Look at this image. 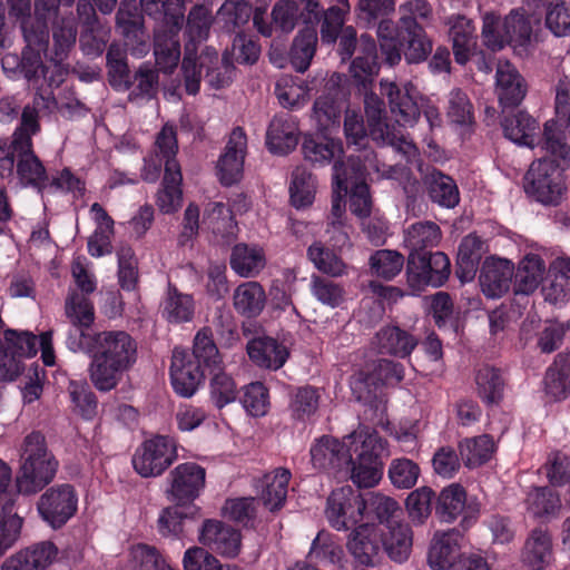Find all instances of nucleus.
I'll return each mask as SVG.
<instances>
[{"label":"nucleus","instance_id":"1","mask_svg":"<svg viewBox=\"0 0 570 570\" xmlns=\"http://www.w3.org/2000/svg\"><path fill=\"white\" fill-rule=\"evenodd\" d=\"M66 317L70 322L66 347L90 357L89 377L99 392L116 389L137 361L136 341L125 331H94V303L77 293L67 301Z\"/></svg>","mask_w":570,"mask_h":570},{"label":"nucleus","instance_id":"2","mask_svg":"<svg viewBox=\"0 0 570 570\" xmlns=\"http://www.w3.org/2000/svg\"><path fill=\"white\" fill-rule=\"evenodd\" d=\"M377 39L384 63L390 67L399 65L402 57L407 65L421 63L433 49L424 27L410 17H400L396 22L385 20L379 23Z\"/></svg>","mask_w":570,"mask_h":570},{"label":"nucleus","instance_id":"3","mask_svg":"<svg viewBox=\"0 0 570 570\" xmlns=\"http://www.w3.org/2000/svg\"><path fill=\"white\" fill-rule=\"evenodd\" d=\"M22 450L16 487L20 494H36L52 482L59 462L48 450L46 436L40 431L26 435Z\"/></svg>","mask_w":570,"mask_h":570},{"label":"nucleus","instance_id":"4","mask_svg":"<svg viewBox=\"0 0 570 570\" xmlns=\"http://www.w3.org/2000/svg\"><path fill=\"white\" fill-rule=\"evenodd\" d=\"M532 33V20L525 14L523 7L510 10L503 20L492 11L482 17V40L492 52L501 51L507 46L519 53L527 52Z\"/></svg>","mask_w":570,"mask_h":570},{"label":"nucleus","instance_id":"5","mask_svg":"<svg viewBox=\"0 0 570 570\" xmlns=\"http://www.w3.org/2000/svg\"><path fill=\"white\" fill-rule=\"evenodd\" d=\"M381 94L387 97L391 112L396 122L404 127H413L420 119L421 111L431 127L441 124L439 109L428 104L412 82L399 86L386 79L380 81Z\"/></svg>","mask_w":570,"mask_h":570},{"label":"nucleus","instance_id":"6","mask_svg":"<svg viewBox=\"0 0 570 570\" xmlns=\"http://www.w3.org/2000/svg\"><path fill=\"white\" fill-rule=\"evenodd\" d=\"M563 171L564 167L557 159L533 161L524 175L525 194L542 205H559L566 190Z\"/></svg>","mask_w":570,"mask_h":570},{"label":"nucleus","instance_id":"7","mask_svg":"<svg viewBox=\"0 0 570 570\" xmlns=\"http://www.w3.org/2000/svg\"><path fill=\"white\" fill-rule=\"evenodd\" d=\"M206 487V469L196 462H184L171 469L166 476L165 497L176 505H186L193 513L202 510L195 501Z\"/></svg>","mask_w":570,"mask_h":570},{"label":"nucleus","instance_id":"8","mask_svg":"<svg viewBox=\"0 0 570 570\" xmlns=\"http://www.w3.org/2000/svg\"><path fill=\"white\" fill-rule=\"evenodd\" d=\"M178 459L177 442L173 436L156 434L136 449L131 463L141 478L163 475Z\"/></svg>","mask_w":570,"mask_h":570},{"label":"nucleus","instance_id":"9","mask_svg":"<svg viewBox=\"0 0 570 570\" xmlns=\"http://www.w3.org/2000/svg\"><path fill=\"white\" fill-rule=\"evenodd\" d=\"M366 510L364 494L351 485L334 489L326 500L325 517L336 531H352L361 524Z\"/></svg>","mask_w":570,"mask_h":570},{"label":"nucleus","instance_id":"10","mask_svg":"<svg viewBox=\"0 0 570 570\" xmlns=\"http://www.w3.org/2000/svg\"><path fill=\"white\" fill-rule=\"evenodd\" d=\"M405 274L412 291L421 292L428 286L441 287L450 277L451 263L449 257L440 250L409 254Z\"/></svg>","mask_w":570,"mask_h":570},{"label":"nucleus","instance_id":"11","mask_svg":"<svg viewBox=\"0 0 570 570\" xmlns=\"http://www.w3.org/2000/svg\"><path fill=\"white\" fill-rule=\"evenodd\" d=\"M77 510L78 494L70 483L47 488L37 502L39 517L52 530L63 528Z\"/></svg>","mask_w":570,"mask_h":570},{"label":"nucleus","instance_id":"12","mask_svg":"<svg viewBox=\"0 0 570 570\" xmlns=\"http://www.w3.org/2000/svg\"><path fill=\"white\" fill-rule=\"evenodd\" d=\"M466 490L460 483L443 488L435 499L434 513L440 522L452 523L462 515L460 530L466 531L478 520L479 508L468 503Z\"/></svg>","mask_w":570,"mask_h":570},{"label":"nucleus","instance_id":"13","mask_svg":"<svg viewBox=\"0 0 570 570\" xmlns=\"http://www.w3.org/2000/svg\"><path fill=\"white\" fill-rule=\"evenodd\" d=\"M340 81L341 75L333 73L325 90L314 100L313 114L318 131L332 134L338 129L342 114L347 110L345 94Z\"/></svg>","mask_w":570,"mask_h":570},{"label":"nucleus","instance_id":"14","mask_svg":"<svg viewBox=\"0 0 570 570\" xmlns=\"http://www.w3.org/2000/svg\"><path fill=\"white\" fill-rule=\"evenodd\" d=\"M382 534L380 528L364 522L348 534L346 548L356 567L374 568L382 561Z\"/></svg>","mask_w":570,"mask_h":570},{"label":"nucleus","instance_id":"15","mask_svg":"<svg viewBox=\"0 0 570 570\" xmlns=\"http://www.w3.org/2000/svg\"><path fill=\"white\" fill-rule=\"evenodd\" d=\"M27 46L22 49L21 56L9 55L2 59L3 70L9 69V62L14 65L18 73L28 81H37L40 72L45 73L47 68L42 61L41 52H47L49 46V32L26 35Z\"/></svg>","mask_w":570,"mask_h":570},{"label":"nucleus","instance_id":"16","mask_svg":"<svg viewBox=\"0 0 570 570\" xmlns=\"http://www.w3.org/2000/svg\"><path fill=\"white\" fill-rule=\"evenodd\" d=\"M374 78L363 88L358 82H352L360 95L364 96V110L368 127L370 137L381 145H394L396 136L393 127L387 124L385 104L373 91Z\"/></svg>","mask_w":570,"mask_h":570},{"label":"nucleus","instance_id":"17","mask_svg":"<svg viewBox=\"0 0 570 570\" xmlns=\"http://www.w3.org/2000/svg\"><path fill=\"white\" fill-rule=\"evenodd\" d=\"M199 542L223 557L234 559L242 548L239 530L216 519H206L198 528Z\"/></svg>","mask_w":570,"mask_h":570},{"label":"nucleus","instance_id":"18","mask_svg":"<svg viewBox=\"0 0 570 570\" xmlns=\"http://www.w3.org/2000/svg\"><path fill=\"white\" fill-rule=\"evenodd\" d=\"M246 147L245 130L242 127L234 128L217 161L219 181L223 186H233L242 179Z\"/></svg>","mask_w":570,"mask_h":570},{"label":"nucleus","instance_id":"19","mask_svg":"<svg viewBox=\"0 0 570 570\" xmlns=\"http://www.w3.org/2000/svg\"><path fill=\"white\" fill-rule=\"evenodd\" d=\"M514 275V264L507 258L490 256L480 268L479 283L482 293L491 299L501 298L511 286Z\"/></svg>","mask_w":570,"mask_h":570},{"label":"nucleus","instance_id":"20","mask_svg":"<svg viewBox=\"0 0 570 570\" xmlns=\"http://www.w3.org/2000/svg\"><path fill=\"white\" fill-rule=\"evenodd\" d=\"M206 371L186 358V350L175 347L169 368L170 384L181 397H191L205 380Z\"/></svg>","mask_w":570,"mask_h":570},{"label":"nucleus","instance_id":"21","mask_svg":"<svg viewBox=\"0 0 570 570\" xmlns=\"http://www.w3.org/2000/svg\"><path fill=\"white\" fill-rule=\"evenodd\" d=\"M311 462L313 466L322 471L342 472L352 463L351 448L345 441L323 435L312 444Z\"/></svg>","mask_w":570,"mask_h":570},{"label":"nucleus","instance_id":"22","mask_svg":"<svg viewBox=\"0 0 570 570\" xmlns=\"http://www.w3.org/2000/svg\"><path fill=\"white\" fill-rule=\"evenodd\" d=\"M500 125L507 139L521 147L534 148L539 122L528 111L502 109Z\"/></svg>","mask_w":570,"mask_h":570},{"label":"nucleus","instance_id":"23","mask_svg":"<svg viewBox=\"0 0 570 570\" xmlns=\"http://www.w3.org/2000/svg\"><path fill=\"white\" fill-rule=\"evenodd\" d=\"M464 532L452 528L434 534L428 551V564L432 570L451 569L452 564L463 554L460 552V541Z\"/></svg>","mask_w":570,"mask_h":570},{"label":"nucleus","instance_id":"24","mask_svg":"<svg viewBox=\"0 0 570 570\" xmlns=\"http://www.w3.org/2000/svg\"><path fill=\"white\" fill-rule=\"evenodd\" d=\"M422 186L429 200L441 208L453 209L460 203L456 181L438 168H432L422 176Z\"/></svg>","mask_w":570,"mask_h":570},{"label":"nucleus","instance_id":"25","mask_svg":"<svg viewBox=\"0 0 570 570\" xmlns=\"http://www.w3.org/2000/svg\"><path fill=\"white\" fill-rule=\"evenodd\" d=\"M330 135L318 130L315 134L304 135L302 153L304 159L311 163L312 166H327L344 154L342 140L334 139Z\"/></svg>","mask_w":570,"mask_h":570},{"label":"nucleus","instance_id":"26","mask_svg":"<svg viewBox=\"0 0 570 570\" xmlns=\"http://www.w3.org/2000/svg\"><path fill=\"white\" fill-rule=\"evenodd\" d=\"M543 392L552 402H562L570 396V350L559 352L543 375Z\"/></svg>","mask_w":570,"mask_h":570},{"label":"nucleus","instance_id":"27","mask_svg":"<svg viewBox=\"0 0 570 570\" xmlns=\"http://www.w3.org/2000/svg\"><path fill=\"white\" fill-rule=\"evenodd\" d=\"M58 548L51 541H40L12 554L1 570H45L57 557Z\"/></svg>","mask_w":570,"mask_h":570},{"label":"nucleus","instance_id":"28","mask_svg":"<svg viewBox=\"0 0 570 570\" xmlns=\"http://www.w3.org/2000/svg\"><path fill=\"white\" fill-rule=\"evenodd\" d=\"M381 62H384L381 50L370 35H362L360 39V53L350 66L352 82H358L363 88L370 83V78L379 75Z\"/></svg>","mask_w":570,"mask_h":570},{"label":"nucleus","instance_id":"29","mask_svg":"<svg viewBox=\"0 0 570 570\" xmlns=\"http://www.w3.org/2000/svg\"><path fill=\"white\" fill-rule=\"evenodd\" d=\"M298 126L288 114L275 115L266 131V147L274 155H287L298 144Z\"/></svg>","mask_w":570,"mask_h":570},{"label":"nucleus","instance_id":"30","mask_svg":"<svg viewBox=\"0 0 570 570\" xmlns=\"http://www.w3.org/2000/svg\"><path fill=\"white\" fill-rule=\"evenodd\" d=\"M247 354L258 367L277 371L289 357L287 347L271 336L254 337L247 343Z\"/></svg>","mask_w":570,"mask_h":570},{"label":"nucleus","instance_id":"31","mask_svg":"<svg viewBox=\"0 0 570 570\" xmlns=\"http://www.w3.org/2000/svg\"><path fill=\"white\" fill-rule=\"evenodd\" d=\"M199 519L200 512L193 513V509H186V505L173 504L159 512L157 530L165 538L181 539L194 530Z\"/></svg>","mask_w":570,"mask_h":570},{"label":"nucleus","instance_id":"32","mask_svg":"<svg viewBox=\"0 0 570 570\" xmlns=\"http://www.w3.org/2000/svg\"><path fill=\"white\" fill-rule=\"evenodd\" d=\"M374 340L381 354L400 358L409 357L419 344L416 336L396 324L382 326Z\"/></svg>","mask_w":570,"mask_h":570},{"label":"nucleus","instance_id":"33","mask_svg":"<svg viewBox=\"0 0 570 570\" xmlns=\"http://www.w3.org/2000/svg\"><path fill=\"white\" fill-rule=\"evenodd\" d=\"M495 83L501 108H518L527 95V82L520 72L510 63L498 67Z\"/></svg>","mask_w":570,"mask_h":570},{"label":"nucleus","instance_id":"34","mask_svg":"<svg viewBox=\"0 0 570 570\" xmlns=\"http://www.w3.org/2000/svg\"><path fill=\"white\" fill-rule=\"evenodd\" d=\"M366 158L350 155L345 159L337 158L332 167V187L348 193L354 186L367 184L370 175Z\"/></svg>","mask_w":570,"mask_h":570},{"label":"nucleus","instance_id":"35","mask_svg":"<svg viewBox=\"0 0 570 570\" xmlns=\"http://www.w3.org/2000/svg\"><path fill=\"white\" fill-rule=\"evenodd\" d=\"M382 534V554L394 562H405L412 551L413 532L407 523L397 522L393 525L380 528Z\"/></svg>","mask_w":570,"mask_h":570},{"label":"nucleus","instance_id":"36","mask_svg":"<svg viewBox=\"0 0 570 570\" xmlns=\"http://www.w3.org/2000/svg\"><path fill=\"white\" fill-rule=\"evenodd\" d=\"M449 35L452 40L454 60L464 66L471 57V50L475 47L474 27L471 19L464 14H451L446 18Z\"/></svg>","mask_w":570,"mask_h":570},{"label":"nucleus","instance_id":"37","mask_svg":"<svg viewBox=\"0 0 570 570\" xmlns=\"http://www.w3.org/2000/svg\"><path fill=\"white\" fill-rule=\"evenodd\" d=\"M346 440L351 448L353 459L383 462V456L387 455V441L374 429H362L353 432Z\"/></svg>","mask_w":570,"mask_h":570},{"label":"nucleus","instance_id":"38","mask_svg":"<svg viewBox=\"0 0 570 570\" xmlns=\"http://www.w3.org/2000/svg\"><path fill=\"white\" fill-rule=\"evenodd\" d=\"M187 357L208 373L222 370L223 358L214 341L210 327L205 326L196 333L193 350L190 352L186 350Z\"/></svg>","mask_w":570,"mask_h":570},{"label":"nucleus","instance_id":"39","mask_svg":"<svg viewBox=\"0 0 570 570\" xmlns=\"http://www.w3.org/2000/svg\"><path fill=\"white\" fill-rule=\"evenodd\" d=\"M546 273V264L540 255L527 254L514 268L513 293L515 295H530L540 285Z\"/></svg>","mask_w":570,"mask_h":570},{"label":"nucleus","instance_id":"40","mask_svg":"<svg viewBox=\"0 0 570 570\" xmlns=\"http://www.w3.org/2000/svg\"><path fill=\"white\" fill-rule=\"evenodd\" d=\"M483 242L475 234L464 236L458 247L455 274L461 283L474 279L480 266Z\"/></svg>","mask_w":570,"mask_h":570},{"label":"nucleus","instance_id":"41","mask_svg":"<svg viewBox=\"0 0 570 570\" xmlns=\"http://www.w3.org/2000/svg\"><path fill=\"white\" fill-rule=\"evenodd\" d=\"M320 401V390L313 385L305 384L292 389L288 403L291 419L299 423L312 422L318 411Z\"/></svg>","mask_w":570,"mask_h":570},{"label":"nucleus","instance_id":"42","mask_svg":"<svg viewBox=\"0 0 570 570\" xmlns=\"http://www.w3.org/2000/svg\"><path fill=\"white\" fill-rule=\"evenodd\" d=\"M317 24H305L294 37L288 51V61L296 72L304 73L316 51Z\"/></svg>","mask_w":570,"mask_h":570},{"label":"nucleus","instance_id":"43","mask_svg":"<svg viewBox=\"0 0 570 570\" xmlns=\"http://www.w3.org/2000/svg\"><path fill=\"white\" fill-rule=\"evenodd\" d=\"M195 301L193 295L181 293L171 283L168 284L166 297L161 304V316L169 324H183L193 321Z\"/></svg>","mask_w":570,"mask_h":570},{"label":"nucleus","instance_id":"44","mask_svg":"<svg viewBox=\"0 0 570 570\" xmlns=\"http://www.w3.org/2000/svg\"><path fill=\"white\" fill-rule=\"evenodd\" d=\"M266 304V294L258 282L239 284L233 295V305L237 314L246 318L257 317Z\"/></svg>","mask_w":570,"mask_h":570},{"label":"nucleus","instance_id":"45","mask_svg":"<svg viewBox=\"0 0 570 570\" xmlns=\"http://www.w3.org/2000/svg\"><path fill=\"white\" fill-rule=\"evenodd\" d=\"M266 259L262 248L238 243L233 246L229 257L230 268L240 277H254L265 267Z\"/></svg>","mask_w":570,"mask_h":570},{"label":"nucleus","instance_id":"46","mask_svg":"<svg viewBox=\"0 0 570 570\" xmlns=\"http://www.w3.org/2000/svg\"><path fill=\"white\" fill-rule=\"evenodd\" d=\"M552 558V541L549 533L540 528L531 531L522 551V561L532 570H543Z\"/></svg>","mask_w":570,"mask_h":570},{"label":"nucleus","instance_id":"47","mask_svg":"<svg viewBox=\"0 0 570 570\" xmlns=\"http://www.w3.org/2000/svg\"><path fill=\"white\" fill-rule=\"evenodd\" d=\"M364 498L366 501L364 518L372 522L377 521V528L400 522L401 508L396 500L380 492H368Z\"/></svg>","mask_w":570,"mask_h":570},{"label":"nucleus","instance_id":"48","mask_svg":"<svg viewBox=\"0 0 570 570\" xmlns=\"http://www.w3.org/2000/svg\"><path fill=\"white\" fill-rule=\"evenodd\" d=\"M142 13L141 10L117 11L115 17L116 28L126 39L127 45H135L134 49L139 53L148 51Z\"/></svg>","mask_w":570,"mask_h":570},{"label":"nucleus","instance_id":"49","mask_svg":"<svg viewBox=\"0 0 570 570\" xmlns=\"http://www.w3.org/2000/svg\"><path fill=\"white\" fill-rule=\"evenodd\" d=\"M345 557L343 548L336 543L331 533L322 530L313 539L307 554L308 560L316 566H337L343 568Z\"/></svg>","mask_w":570,"mask_h":570},{"label":"nucleus","instance_id":"50","mask_svg":"<svg viewBox=\"0 0 570 570\" xmlns=\"http://www.w3.org/2000/svg\"><path fill=\"white\" fill-rule=\"evenodd\" d=\"M67 391L72 411L85 421L94 420L98 414V399L86 379L70 380Z\"/></svg>","mask_w":570,"mask_h":570},{"label":"nucleus","instance_id":"51","mask_svg":"<svg viewBox=\"0 0 570 570\" xmlns=\"http://www.w3.org/2000/svg\"><path fill=\"white\" fill-rule=\"evenodd\" d=\"M106 68L108 82L115 91L126 92L132 88L127 56L115 45L107 49Z\"/></svg>","mask_w":570,"mask_h":570},{"label":"nucleus","instance_id":"52","mask_svg":"<svg viewBox=\"0 0 570 570\" xmlns=\"http://www.w3.org/2000/svg\"><path fill=\"white\" fill-rule=\"evenodd\" d=\"M478 395L488 406L499 405L503 399L505 382L500 368L485 365L475 375Z\"/></svg>","mask_w":570,"mask_h":570},{"label":"nucleus","instance_id":"53","mask_svg":"<svg viewBox=\"0 0 570 570\" xmlns=\"http://www.w3.org/2000/svg\"><path fill=\"white\" fill-rule=\"evenodd\" d=\"M441 228L433 222H420L411 225L405 235L409 254L431 253L441 239Z\"/></svg>","mask_w":570,"mask_h":570},{"label":"nucleus","instance_id":"54","mask_svg":"<svg viewBox=\"0 0 570 570\" xmlns=\"http://www.w3.org/2000/svg\"><path fill=\"white\" fill-rule=\"evenodd\" d=\"M352 395L356 402L376 413L382 406L381 383L374 374L358 372L350 381Z\"/></svg>","mask_w":570,"mask_h":570},{"label":"nucleus","instance_id":"55","mask_svg":"<svg viewBox=\"0 0 570 570\" xmlns=\"http://www.w3.org/2000/svg\"><path fill=\"white\" fill-rule=\"evenodd\" d=\"M459 452L464 465L474 469L491 460L494 452V442L488 434L466 438L459 442Z\"/></svg>","mask_w":570,"mask_h":570},{"label":"nucleus","instance_id":"56","mask_svg":"<svg viewBox=\"0 0 570 570\" xmlns=\"http://www.w3.org/2000/svg\"><path fill=\"white\" fill-rule=\"evenodd\" d=\"M175 0H139L140 10L153 20L163 23L171 32L179 31L185 21V13L177 12Z\"/></svg>","mask_w":570,"mask_h":570},{"label":"nucleus","instance_id":"57","mask_svg":"<svg viewBox=\"0 0 570 570\" xmlns=\"http://www.w3.org/2000/svg\"><path fill=\"white\" fill-rule=\"evenodd\" d=\"M16 170L22 187H32L39 195L43 194L49 177L46 167L36 154L17 159Z\"/></svg>","mask_w":570,"mask_h":570},{"label":"nucleus","instance_id":"58","mask_svg":"<svg viewBox=\"0 0 570 570\" xmlns=\"http://www.w3.org/2000/svg\"><path fill=\"white\" fill-rule=\"evenodd\" d=\"M132 89L128 94V101H150L157 97L159 75L158 71L144 62L131 77Z\"/></svg>","mask_w":570,"mask_h":570},{"label":"nucleus","instance_id":"59","mask_svg":"<svg viewBox=\"0 0 570 570\" xmlns=\"http://www.w3.org/2000/svg\"><path fill=\"white\" fill-rule=\"evenodd\" d=\"M528 510L538 518L554 517L560 508L559 494L550 487H533L525 499Z\"/></svg>","mask_w":570,"mask_h":570},{"label":"nucleus","instance_id":"60","mask_svg":"<svg viewBox=\"0 0 570 570\" xmlns=\"http://www.w3.org/2000/svg\"><path fill=\"white\" fill-rule=\"evenodd\" d=\"M289 200L293 207L302 209L311 206L315 199L316 179L305 169H296L292 174Z\"/></svg>","mask_w":570,"mask_h":570},{"label":"nucleus","instance_id":"61","mask_svg":"<svg viewBox=\"0 0 570 570\" xmlns=\"http://www.w3.org/2000/svg\"><path fill=\"white\" fill-rule=\"evenodd\" d=\"M292 473L286 468H278L274 472L273 480L262 491L264 507L271 512L279 511L286 501L288 483Z\"/></svg>","mask_w":570,"mask_h":570},{"label":"nucleus","instance_id":"62","mask_svg":"<svg viewBox=\"0 0 570 570\" xmlns=\"http://www.w3.org/2000/svg\"><path fill=\"white\" fill-rule=\"evenodd\" d=\"M228 55L239 65H255L261 56V45L257 37L247 35L244 31L236 33L232 40L230 48H227L223 55V61L227 60Z\"/></svg>","mask_w":570,"mask_h":570},{"label":"nucleus","instance_id":"63","mask_svg":"<svg viewBox=\"0 0 570 570\" xmlns=\"http://www.w3.org/2000/svg\"><path fill=\"white\" fill-rule=\"evenodd\" d=\"M306 254L314 267L321 273L333 277L345 274L346 265L343 259L333 249L324 246L321 242L311 244Z\"/></svg>","mask_w":570,"mask_h":570},{"label":"nucleus","instance_id":"64","mask_svg":"<svg viewBox=\"0 0 570 570\" xmlns=\"http://www.w3.org/2000/svg\"><path fill=\"white\" fill-rule=\"evenodd\" d=\"M2 346L19 358H31L38 353V336L30 331L6 328Z\"/></svg>","mask_w":570,"mask_h":570}]
</instances>
